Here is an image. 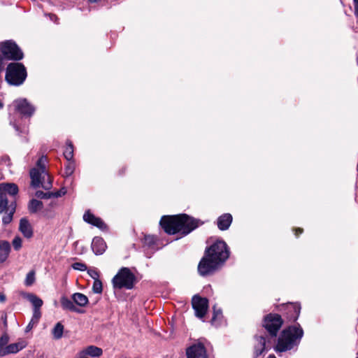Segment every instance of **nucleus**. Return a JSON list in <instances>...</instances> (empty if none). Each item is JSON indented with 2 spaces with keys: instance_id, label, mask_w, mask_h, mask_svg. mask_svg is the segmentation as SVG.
<instances>
[{
  "instance_id": "9",
  "label": "nucleus",
  "mask_w": 358,
  "mask_h": 358,
  "mask_svg": "<svg viewBox=\"0 0 358 358\" xmlns=\"http://www.w3.org/2000/svg\"><path fill=\"white\" fill-rule=\"evenodd\" d=\"M282 324V320L279 315L270 314L267 315L264 322V326L271 335L275 336Z\"/></svg>"
},
{
  "instance_id": "1",
  "label": "nucleus",
  "mask_w": 358,
  "mask_h": 358,
  "mask_svg": "<svg viewBox=\"0 0 358 358\" xmlns=\"http://www.w3.org/2000/svg\"><path fill=\"white\" fill-rule=\"evenodd\" d=\"M160 225L169 234L181 233L187 235L199 225L198 221L185 214L165 215L160 221Z\"/></svg>"
},
{
  "instance_id": "13",
  "label": "nucleus",
  "mask_w": 358,
  "mask_h": 358,
  "mask_svg": "<svg viewBox=\"0 0 358 358\" xmlns=\"http://www.w3.org/2000/svg\"><path fill=\"white\" fill-rule=\"evenodd\" d=\"M83 220L88 224H90L97 228L104 230L106 229V225L103 221L98 217H96L90 211H86L83 215Z\"/></svg>"
},
{
  "instance_id": "19",
  "label": "nucleus",
  "mask_w": 358,
  "mask_h": 358,
  "mask_svg": "<svg viewBox=\"0 0 358 358\" xmlns=\"http://www.w3.org/2000/svg\"><path fill=\"white\" fill-rule=\"evenodd\" d=\"M232 222V216L231 214L226 213L221 215L217 220V226L220 229H227Z\"/></svg>"
},
{
  "instance_id": "26",
  "label": "nucleus",
  "mask_w": 358,
  "mask_h": 358,
  "mask_svg": "<svg viewBox=\"0 0 358 358\" xmlns=\"http://www.w3.org/2000/svg\"><path fill=\"white\" fill-rule=\"evenodd\" d=\"M15 210V206H11L8 210L4 211L6 215L3 217L2 221L4 224H9L13 220V215Z\"/></svg>"
},
{
  "instance_id": "22",
  "label": "nucleus",
  "mask_w": 358,
  "mask_h": 358,
  "mask_svg": "<svg viewBox=\"0 0 358 358\" xmlns=\"http://www.w3.org/2000/svg\"><path fill=\"white\" fill-rule=\"evenodd\" d=\"M61 304L64 309L70 310L71 311H77V308L74 306L73 303L66 297H62Z\"/></svg>"
},
{
  "instance_id": "36",
  "label": "nucleus",
  "mask_w": 358,
  "mask_h": 358,
  "mask_svg": "<svg viewBox=\"0 0 358 358\" xmlns=\"http://www.w3.org/2000/svg\"><path fill=\"white\" fill-rule=\"evenodd\" d=\"M41 317V313L40 309H34L33 311V315L31 317V320H33V322H38L40 318Z\"/></svg>"
},
{
  "instance_id": "5",
  "label": "nucleus",
  "mask_w": 358,
  "mask_h": 358,
  "mask_svg": "<svg viewBox=\"0 0 358 358\" xmlns=\"http://www.w3.org/2000/svg\"><path fill=\"white\" fill-rule=\"evenodd\" d=\"M112 283L115 289H130L134 285L135 276L128 268H122L113 278Z\"/></svg>"
},
{
  "instance_id": "39",
  "label": "nucleus",
  "mask_w": 358,
  "mask_h": 358,
  "mask_svg": "<svg viewBox=\"0 0 358 358\" xmlns=\"http://www.w3.org/2000/svg\"><path fill=\"white\" fill-rule=\"evenodd\" d=\"M156 241V238L154 236H145V243L149 245L153 244Z\"/></svg>"
},
{
  "instance_id": "43",
  "label": "nucleus",
  "mask_w": 358,
  "mask_h": 358,
  "mask_svg": "<svg viewBox=\"0 0 358 358\" xmlns=\"http://www.w3.org/2000/svg\"><path fill=\"white\" fill-rule=\"evenodd\" d=\"M355 14L358 16V0H354Z\"/></svg>"
},
{
  "instance_id": "12",
  "label": "nucleus",
  "mask_w": 358,
  "mask_h": 358,
  "mask_svg": "<svg viewBox=\"0 0 358 358\" xmlns=\"http://www.w3.org/2000/svg\"><path fill=\"white\" fill-rule=\"evenodd\" d=\"M187 358H208L204 346L201 344H195L187 350Z\"/></svg>"
},
{
  "instance_id": "40",
  "label": "nucleus",
  "mask_w": 358,
  "mask_h": 358,
  "mask_svg": "<svg viewBox=\"0 0 358 358\" xmlns=\"http://www.w3.org/2000/svg\"><path fill=\"white\" fill-rule=\"evenodd\" d=\"M10 252H0V263L6 261L8 258Z\"/></svg>"
},
{
  "instance_id": "16",
  "label": "nucleus",
  "mask_w": 358,
  "mask_h": 358,
  "mask_svg": "<svg viewBox=\"0 0 358 358\" xmlns=\"http://www.w3.org/2000/svg\"><path fill=\"white\" fill-rule=\"evenodd\" d=\"M18 192V187L13 183L0 184V193L14 196Z\"/></svg>"
},
{
  "instance_id": "21",
  "label": "nucleus",
  "mask_w": 358,
  "mask_h": 358,
  "mask_svg": "<svg viewBox=\"0 0 358 358\" xmlns=\"http://www.w3.org/2000/svg\"><path fill=\"white\" fill-rule=\"evenodd\" d=\"M72 299L75 303L79 306H85L88 303V298L82 293H75L72 296Z\"/></svg>"
},
{
  "instance_id": "24",
  "label": "nucleus",
  "mask_w": 358,
  "mask_h": 358,
  "mask_svg": "<svg viewBox=\"0 0 358 358\" xmlns=\"http://www.w3.org/2000/svg\"><path fill=\"white\" fill-rule=\"evenodd\" d=\"M9 341V337L7 334H3L0 338V356L5 355V351L6 350V346L8 345V343Z\"/></svg>"
},
{
  "instance_id": "10",
  "label": "nucleus",
  "mask_w": 358,
  "mask_h": 358,
  "mask_svg": "<svg viewBox=\"0 0 358 358\" xmlns=\"http://www.w3.org/2000/svg\"><path fill=\"white\" fill-rule=\"evenodd\" d=\"M13 106L17 113L25 115L31 116L35 109L25 99H18L13 101Z\"/></svg>"
},
{
  "instance_id": "51",
  "label": "nucleus",
  "mask_w": 358,
  "mask_h": 358,
  "mask_svg": "<svg viewBox=\"0 0 358 358\" xmlns=\"http://www.w3.org/2000/svg\"><path fill=\"white\" fill-rule=\"evenodd\" d=\"M357 358H358V357H357Z\"/></svg>"
},
{
  "instance_id": "33",
  "label": "nucleus",
  "mask_w": 358,
  "mask_h": 358,
  "mask_svg": "<svg viewBox=\"0 0 358 358\" xmlns=\"http://www.w3.org/2000/svg\"><path fill=\"white\" fill-rule=\"evenodd\" d=\"M10 243L6 241H0V252H10Z\"/></svg>"
},
{
  "instance_id": "48",
  "label": "nucleus",
  "mask_w": 358,
  "mask_h": 358,
  "mask_svg": "<svg viewBox=\"0 0 358 358\" xmlns=\"http://www.w3.org/2000/svg\"><path fill=\"white\" fill-rule=\"evenodd\" d=\"M89 1H91V2H96V1H97L98 0H89Z\"/></svg>"
},
{
  "instance_id": "8",
  "label": "nucleus",
  "mask_w": 358,
  "mask_h": 358,
  "mask_svg": "<svg viewBox=\"0 0 358 358\" xmlns=\"http://www.w3.org/2000/svg\"><path fill=\"white\" fill-rule=\"evenodd\" d=\"M220 266V264L217 262L205 253L199 264L198 271L203 276L207 275L213 273Z\"/></svg>"
},
{
  "instance_id": "20",
  "label": "nucleus",
  "mask_w": 358,
  "mask_h": 358,
  "mask_svg": "<svg viewBox=\"0 0 358 358\" xmlns=\"http://www.w3.org/2000/svg\"><path fill=\"white\" fill-rule=\"evenodd\" d=\"M80 352L83 353V355H89L95 357L101 356L103 351L96 346L90 345L82 350Z\"/></svg>"
},
{
  "instance_id": "35",
  "label": "nucleus",
  "mask_w": 358,
  "mask_h": 358,
  "mask_svg": "<svg viewBox=\"0 0 358 358\" xmlns=\"http://www.w3.org/2000/svg\"><path fill=\"white\" fill-rule=\"evenodd\" d=\"M72 268L75 270L84 271L87 269V266L81 262H76L72 264Z\"/></svg>"
},
{
  "instance_id": "4",
  "label": "nucleus",
  "mask_w": 358,
  "mask_h": 358,
  "mask_svg": "<svg viewBox=\"0 0 358 358\" xmlns=\"http://www.w3.org/2000/svg\"><path fill=\"white\" fill-rule=\"evenodd\" d=\"M27 78L26 69L20 63H10L6 69V80L13 85H22Z\"/></svg>"
},
{
  "instance_id": "41",
  "label": "nucleus",
  "mask_w": 358,
  "mask_h": 358,
  "mask_svg": "<svg viewBox=\"0 0 358 358\" xmlns=\"http://www.w3.org/2000/svg\"><path fill=\"white\" fill-rule=\"evenodd\" d=\"M36 324L37 322H33V320H31L28 325L26 327L25 332L31 331Z\"/></svg>"
},
{
  "instance_id": "44",
  "label": "nucleus",
  "mask_w": 358,
  "mask_h": 358,
  "mask_svg": "<svg viewBox=\"0 0 358 358\" xmlns=\"http://www.w3.org/2000/svg\"><path fill=\"white\" fill-rule=\"evenodd\" d=\"M6 300V296L3 293H0V303H4Z\"/></svg>"
},
{
  "instance_id": "27",
  "label": "nucleus",
  "mask_w": 358,
  "mask_h": 358,
  "mask_svg": "<svg viewBox=\"0 0 358 358\" xmlns=\"http://www.w3.org/2000/svg\"><path fill=\"white\" fill-rule=\"evenodd\" d=\"M64 156L68 160L71 161L73 157V148L71 142L66 143V148L64 151Z\"/></svg>"
},
{
  "instance_id": "30",
  "label": "nucleus",
  "mask_w": 358,
  "mask_h": 358,
  "mask_svg": "<svg viewBox=\"0 0 358 358\" xmlns=\"http://www.w3.org/2000/svg\"><path fill=\"white\" fill-rule=\"evenodd\" d=\"M35 281V272L34 271H29L27 276L24 281V283L27 286H31L34 284Z\"/></svg>"
},
{
  "instance_id": "32",
  "label": "nucleus",
  "mask_w": 358,
  "mask_h": 358,
  "mask_svg": "<svg viewBox=\"0 0 358 358\" xmlns=\"http://www.w3.org/2000/svg\"><path fill=\"white\" fill-rule=\"evenodd\" d=\"M222 311L220 309H217L215 306L213 307V315L212 318V323L216 324L217 320L222 318Z\"/></svg>"
},
{
  "instance_id": "34",
  "label": "nucleus",
  "mask_w": 358,
  "mask_h": 358,
  "mask_svg": "<svg viewBox=\"0 0 358 358\" xmlns=\"http://www.w3.org/2000/svg\"><path fill=\"white\" fill-rule=\"evenodd\" d=\"M22 238L19 236H15L13 240V246L15 250H19L22 248Z\"/></svg>"
},
{
  "instance_id": "14",
  "label": "nucleus",
  "mask_w": 358,
  "mask_h": 358,
  "mask_svg": "<svg viewBox=\"0 0 358 358\" xmlns=\"http://www.w3.org/2000/svg\"><path fill=\"white\" fill-rule=\"evenodd\" d=\"M92 249L96 255H102L106 249V244L103 238L95 237L92 240Z\"/></svg>"
},
{
  "instance_id": "6",
  "label": "nucleus",
  "mask_w": 358,
  "mask_h": 358,
  "mask_svg": "<svg viewBox=\"0 0 358 358\" xmlns=\"http://www.w3.org/2000/svg\"><path fill=\"white\" fill-rule=\"evenodd\" d=\"M206 254L221 265L229 257V252L227 244L219 241L213 244L206 251Z\"/></svg>"
},
{
  "instance_id": "2",
  "label": "nucleus",
  "mask_w": 358,
  "mask_h": 358,
  "mask_svg": "<svg viewBox=\"0 0 358 358\" xmlns=\"http://www.w3.org/2000/svg\"><path fill=\"white\" fill-rule=\"evenodd\" d=\"M47 162V157L42 156L38 160L36 167L31 169L30 177L31 179V185L34 187H42L45 189H48L51 187V178L46 171Z\"/></svg>"
},
{
  "instance_id": "37",
  "label": "nucleus",
  "mask_w": 358,
  "mask_h": 358,
  "mask_svg": "<svg viewBox=\"0 0 358 358\" xmlns=\"http://www.w3.org/2000/svg\"><path fill=\"white\" fill-rule=\"evenodd\" d=\"M87 273L94 280L99 279V273L96 268H89L87 269Z\"/></svg>"
},
{
  "instance_id": "17",
  "label": "nucleus",
  "mask_w": 358,
  "mask_h": 358,
  "mask_svg": "<svg viewBox=\"0 0 358 358\" xmlns=\"http://www.w3.org/2000/svg\"><path fill=\"white\" fill-rule=\"evenodd\" d=\"M21 295L31 302L34 306V309H40L43 306V302L42 299L34 294L22 292Z\"/></svg>"
},
{
  "instance_id": "28",
  "label": "nucleus",
  "mask_w": 358,
  "mask_h": 358,
  "mask_svg": "<svg viewBox=\"0 0 358 358\" xmlns=\"http://www.w3.org/2000/svg\"><path fill=\"white\" fill-rule=\"evenodd\" d=\"M64 327L60 323H57L52 330L53 336L55 338L59 339L62 336Z\"/></svg>"
},
{
  "instance_id": "3",
  "label": "nucleus",
  "mask_w": 358,
  "mask_h": 358,
  "mask_svg": "<svg viewBox=\"0 0 358 358\" xmlns=\"http://www.w3.org/2000/svg\"><path fill=\"white\" fill-rule=\"evenodd\" d=\"M303 334V331L300 326H292L283 330L278 338L276 350L280 352L291 350L299 343Z\"/></svg>"
},
{
  "instance_id": "47",
  "label": "nucleus",
  "mask_w": 358,
  "mask_h": 358,
  "mask_svg": "<svg viewBox=\"0 0 358 358\" xmlns=\"http://www.w3.org/2000/svg\"><path fill=\"white\" fill-rule=\"evenodd\" d=\"M268 358H276L274 355H269Z\"/></svg>"
},
{
  "instance_id": "42",
  "label": "nucleus",
  "mask_w": 358,
  "mask_h": 358,
  "mask_svg": "<svg viewBox=\"0 0 358 358\" xmlns=\"http://www.w3.org/2000/svg\"><path fill=\"white\" fill-rule=\"evenodd\" d=\"M291 308H293L295 312L296 315L294 317V320H296L298 318L299 311H300V308L296 305L292 306Z\"/></svg>"
},
{
  "instance_id": "38",
  "label": "nucleus",
  "mask_w": 358,
  "mask_h": 358,
  "mask_svg": "<svg viewBox=\"0 0 358 358\" xmlns=\"http://www.w3.org/2000/svg\"><path fill=\"white\" fill-rule=\"evenodd\" d=\"M74 171V164L72 162H69L65 169V174L66 176L71 175Z\"/></svg>"
},
{
  "instance_id": "25",
  "label": "nucleus",
  "mask_w": 358,
  "mask_h": 358,
  "mask_svg": "<svg viewBox=\"0 0 358 358\" xmlns=\"http://www.w3.org/2000/svg\"><path fill=\"white\" fill-rule=\"evenodd\" d=\"M43 207V203L41 201L33 199L29 204V209L31 213H36Z\"/></svg>"
},
{
  "instance_id": "50",
  "label": "nucleus",
  "mask_w": 358,
  "mask_h": 358,
  "mask_svg": "<svg viewBox=\"0 0 358 358\" xmlns=\"http://www.w3.org/2000/svg\"><path fill=\"white\" fill-rule=\"evenodd\" d=\"M61 195H62V194H61V193H58V194H57V196H61Z\"/></svg>"
},
{
  "instance_id": "31",
  "label": "nucleus",
  "mask_w": 358,
  "mask_h": 358,
  "mask_svg": "<svg viewBox=\"0 0 358 358\" xmlns=\"http://www.w3.org/2000/svg\"><path fill=\"white\" fill-rule=\"evenodd\" d=\"M92 289L94 293L101 294L103 291L102 282L100 280H94Z\"/></svg>"
},
{
  "instance_id": "49",
  "label": "nucleus",
  "mask_w": 358,
  "mask_h": 358,
  "mask_svg": "<svg viewBox=\"0 0 358 358\" xmlns=\"http://www.w3.org/2000/svg\"><path fill=\"white\" fill-rule=\"evenodd\" d=\"M3 107V104L0 102V108Z\"/></svg>"
},
{
  "instance_id": "7",
  "label": "nucleus",
  "mask_w": 358,
  "mask_h": 358,
  "mask_svg": "<svg viewBox=\"0 0 358 358\" xmlns=\"http://www.w3.org/2000/svg\"><path fill=\"white\" fill-rule=\"evenodd\" d=\"M2 54L8 59L20 60L23 57V53L17 45L12 41H6L1 45Z\"/></svg>"
},
{
  "instance_id": "29",
  "label": "nucleus",
  "mask_w": 358,
  "mask_h": 358,
  "mask_svg": "<svg viewBox=\"0 0 358 358\" xmlns=\"http://www.w3.org/2000/svg\"><path fill=\"white\" fill-rule=\"evenodd\" d=\"M265 343H266V341L264 337L261 336L259 338V345L257 347H256V349L255 351L256 357L259 356L264 351V348H265Z\"/></svg>"
},
{
  "instance_id": "46",
  "label": "nucleus",
  "mask_w": 358,
  "mask_h": 358,
  "mask_svg": "<svg viewBox=\"0 0 358 358\" xmlns=\"http://www.w3.org/2000/svg\"><path fill=\"white\" fill-rule=\"evenodd\" d=\"M298 231H299V234H301V233H302L303 229H301V228L296 229V236H298V235H299V234L297 233Z\"/></svg>"
},
{
  "instance_id": "11",
  "label": "nucleus",
  "mask_w": 358,
  "mask_h": 358,
  "mask_svg": "<svg viewBox=\"0 0 358 358\" xmlns=\"http://www.w3.org/2000/svg\"><path fill=\"white\" fill-rule=\"evenodd\" d=\"M192 306L198 317H203L208 310V301L206 298L194 296L192 299Z\"/></svg>"
},
{
  "instance_id": "45",
  "label": "nucleus",
  "mask_w": 358,
  "mask_h": 358,
  "mask_svg": "<svg viewBox=\"0 0 358 358\" xmlns=\"http://www.w3.org/2000/svg\"><path fill=\"white\" fill-rule=\"evenodd\" d=\"M3 69V58L0 55V71H2Z\"/></svg>"
},
{
  "instance_id": "23",
  "label": "nucleus",
  "mask_w": 358,
  "mask_h": 358,
  "mask_svg": "<svg viewBox=\"0 0 358 358\" xmlns=\"http://www.w3.org/2000/svg\"><path fill=\"white\" fill-rule=\"evenodd\" d=\"M11 206H15L11 203L9 206H8L7 196L2 193H0V213L8 210Z\"/></svg>"
},
{
  "instance_id": "18",
  "label": "nucleus",
  "mask_w": 358,
  "mask_h": 358,
  "mask_svg": "<svg viewBox=\"0 0 358 358\" xmlns=\"http://www.w3.org/2000/svg\"><path fill=\"white\" fill-rule=\"evenodd\" d=\"M27 346V342L21 340L15 343H12L6 346L5 351V355L11 353H17L20 350H22Z\"/></svg>"
},
{
  "instance_id": "15",
  "label": "nucleus",
  "mask_w": 358,
  "mask_h": 358,
  "mask_svg": "<svg viewBox=\"0 0 358 358\" xmlns=\"http://www.w3.org/2000/svg\"><path fill=\"white\" fill-rule=\"evenodd\" d=\"M19 230L27 238H30L33 236V229L29 221L24 218L20 220Z\"/></svg>"
}]
</instances>
